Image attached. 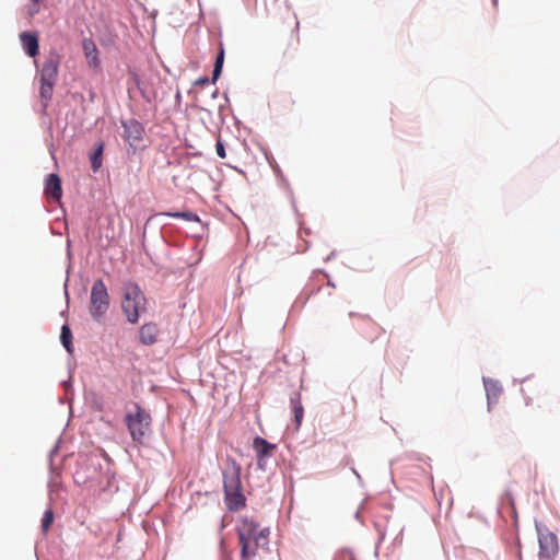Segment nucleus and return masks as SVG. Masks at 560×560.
I'll use <instances>...</instances> for the list:
<instances>
[{
  "instance_id": "obj_18",
  "label": "nucleus",
  "mask_w": 560,
  "mask_h": 560,
  "mask_svg": "<svg viewBox=\"0 0 560 560\" xmlns=\"http://www.w3.org/2000/svg\"><path fill=\"white\" fill-rule=\"evenodd\" d=\"M291 402L293 406L294 419H295L296 425L299 427L303 419L304 409H303L302 402L299 397L291 398Z\"/></svg>"
},
{
  "instance_id": "obj_23",
  "label": "nucleus",
  "mask_w": 560,
  "mask_h": 560,
  "mask_svg": "<svg viewBox=\"0 0 560 560\" xmlns=\"http://www.w3.org/2000/svg\"><path fill=\"white\" fill-rule=\"evenodd\" d=\"M197 83H199V84H206V83H208V79H207V78H205V79H199V80L197 81Z\"/></svg>"
},
{
  "instance_id": "obj_20",
  "label": "nucleus",
  "mask_w": 560,
  "mask_h": 560,
  "mask_svg": "<svg viewBox=\"0 0 560 560\" xmlns=\"http://www.w3.org/2000/svg\"><path fill=\"white\" fill-rule=\"evenodd\" d=\"M32 4L28 8V14L33 16L38 13L42 0H31Z\"/></svg>"
},
{
  "instance_id": "obj_15",
  "label": "nucleus",
  "mask_w": 560,
  "mask_h": 560,
  "mask_svg": "<svg viewBox=\"0 0 560 560\" xmlns=\"http://www.w3.org/2000/svg\"><path fill=\"white\" fill-rule=\"evenodd\" d=\"M161 215L176 218V219H183L185 221L189 222H199V217L191 212V211H180V212H162Z\"/></svg>"
},
{
  "instance_id": "obj_11",
  "label": "nucleus",
  "mask_w": 560,
  "mask_h": 560,
  "mask_svg": "<svg viewBox=\"0 0 560 560\" xmlns=\"http://www.w3.org/2000/svg\"><path fill=\"white\" fill-rule=\"evenodd\" d=\"M45 194L47 198L60 201L62 197L61 180L57 174L48 175L45 183Z\"/></svg>"
},
{
  "instance_id": "obj_25",
  "label": "nucleus",
  "mask_w": 560,
  "mask_h": 560,
  "mask_svg": "<svg viewBox=\"0 0 560 560\" xmlns=\"http://www.w3.org/2000/svg\"><path fill=\"white\" fill-rule=\"evenodd\" d=\"M225 560H232L230 556H226L225 557Z\"/></svg>"
},
{
  "instance_id": "obj_5",
  "label": "nucleus",
  "mask_w": 560,
  "mask_h": 560,
  "mask_svg": "<svg viewBox=\"0 0 560 560\" xmlns=\"http://www.w3.org/2000/svg\"><path fill=\"white\" fill-rule=\"evenodd\" d=\"M145 302L144 294L136 283L124 285L121 307L129 323L136 324L139 320L140 313L145 310Z\"/></svg>"
},
{
  "instance_id": "obj_2",
  "label": "nucleus",
  "mask_w": 560,
  "mask_h": 560,
  "mask_svg": "<svg viewBox=\"0 0 560 560\" xmlns=\"http://www.w3.org/2000/svg\"><path fill=\"white\" fill-rule=\"evenodd\" d=\"M224 501L229 511L236 512L245 506L242 493L241 467L232 462L231 467L223 472Z\"/></svg>"
},
{
  "instance_id": "obj_14",
  "label": "nucleus",
  "mask_w": 560,
  "mask_h": 560,
  "mask_svg": "<svg viewBox=\"0 0 560 560\" xmlns=\"http://www.w3.org/2000/svg\"><path fill=\"white\" fill-rule=\"evenodd\" d=\"M103 151H104V143L100 142V143H97L94 152L90 156L91 166L94 172H97L102 166Z\"/></svg>"
},
{
  "instance_id": "obj_13",
  "label": "nucleus",
  "mask_w": 560,
  "mask_h": 560,
  "mask_svg": "<svg viewBox=\"0 0 560 560\" xmlns=\"http://www.w3.org/2000/svg\"><path fill=\"white\" fill-rule=\"evenodd\" d=\"M82 49L88 59L89 66L96 68L100 63L98 50L95 43L91 38H84L82 42Z\"/></svg>"
},
{
  "instance_id": "obj_7",
  "label": "nucleus",
  "mask_w": 560,
  "mask_h": 560,
  "mask_svg": "<svg viewBox=\"0 0 560 560\" xmlns=\"http://www.w3.org/2000/svg\"><path fill=\"white\" fill-rule=\"evenodd\" d=\"M124 128L122 137L133 151L144 148L143 137L144 128L141 122L136 119H129L121 122Z\"/></svg>"
},
{
  "instance_id": "obj_9",
  "label": "nucleus",
  "mask_w": 560,
  "mask_h": 560,
  "mask_svg": "<svg viewBox=\"0 0 560 560\" xmlns=\"http://www.w3.org/2000/svg\"><path fill=\"white\" fill-rule=\"evenodd\" d=\"M276 447V444L269 443L266 439L261 436H256L254 439L253 448L256 453L257 465L259 466V468H265V459L267 457L272 456Z\"/></svg>"
},
{
  "instance_id": "obj_12",
  "label": "nucleus",
  "mask_w": 560,
  "mask_h": 560,
  "mask_svg": "<svg viewBox=\"0 0 560 560\" xmlns=\"http://www.w3.org/2000/svg\"><path fill=\"white\" fill-rule=\"evenodd\" d=\"M140 341L145 346H151L156 342L159 336V327L156 324H144L140 328Z\"/></svg>"
},
{
  "instance_id": "obj_10",
  "label": "nucleus",
  "mask_w": 560,
  "mask_h": 560,
  "mask_svg": "<svg viewBox=\"0 0 560 560\" xmlns=\"http://www.w3.org/2000/svg\"><path fill=\"white\" fill-rule=\"evenodd\" d=\"M20 40L25 52L30 57H36L39 52L38 36L33 32H22L20 34Z\"/></svg>"
},
{
  "instance_id": "obj_6",
  "label": "nucleus",
  "mask_w": 560,
  "mask_h": 560,
  "mask_svg": "<svg viewBox=\"0 0 560 560\" xmlns=\"http://www.w3.org/2000/svg\"><path fill=\"white\" fill-rule=\"evenodd\" d=\"M109 308V295L103 280H96L91 290L90 314L100 320Z\"/></svg>"
},
{
  "instance_id": "obj_17",
  "label": "nucleus",
  "mask_w": 560,
  "mask_h": 560,
  "mask_svg": "<svg viewBox=\"0 0 560 560\" xmlns=\"http://www.w3.org/2000/svg\"><path fill=\"white\" fill-rule=\"evenodd\" d=\"M60 340L63 345V347L69 351L71 352L72 351V332L70 330V328L67 326V325H63L61 327V334H60Z\"/></svg>"
},
{
  "instance_id": "obj_19",
  "label": "nucleus",
  "mask_w": 560,
  "mask_h": 560,
  "mask_svg": "<svg viewBox=\"0 0 560 560\" xmlns=\"http://www.w3.org/2000/svg\"><path fill=\"white\" fill-rule=\"evenodd\" d=\"M54 522V512L51 509H48L44 516H43V520H42V529H43V533L46 534L49 529V527L51 526Z\"/></svg>"
},
{
  "instance_id": "obj_4",
  "label": "nucleus",
  "mask_w": 560,
  "mask_h": 560,
  "mask_svg": "<svg viewBox=\"0 0 560 560\" xmlns=\"http://www.w3.org/2000/svg\"><path fill=\"white\" fill-rule=\"evenodd\" d=\"M60 55L52 50L46 57L40 70V89L39 94L44 107H47L52 97L55 82L58 75L60 63Z\"/></svg>"
},
{
  "instance_id": "obj_8",
  "label": "nucleus",
  "mask_w": 560,
  "mask_h": 560,
  "mask_svg": "<svg viewBox=\"0 0 560 560\" xmlns=\"http://www.w3.org/2000/svg\"><path fill=\"white\" fill-rule=\"evenodd\" d=\"M539 555L542 558L551 559L559 550L557 536L549 530H539Z\"/></svg>"
},
{
  "instance_id": "obj_16",
  "label": "nucleus",
  "mask_w": 560,
  "mask_h": 560,
  "mask_svg": "<svg viewBox=\"0 0 560 560\" xmlns=\"http://www.w3.org/2000/svg\"><path fill=\"white\" fill-rule=\"evenodd\" d=\"M224 61V48L221 46L215 58L214 69L212 73V81L215 82L222 72Z\"/></svg>"
},
{
  "instance_id": "obj_22",
  "label": "nucleus",
  "mask_w": 560,
  "mask_h": 560,
  "mask_svg": "<svg viewBox=\"0 0 560 560\" xmlns=\"http://www.w3.org/2000/svg\"><path fill=\"white\" fill-rule=\"evenodd\" d=\"M298 30H299V22L296 21L295 22V25H294V28L292 30V38L294 39L295 44L299 43V34H298Z\"/></svg>"
},
{
  "instance_id": "obj_24",
  "label": "nucleus",
  "mask_w": 560,
  "mask_h": 560,
  "mask_svg": "<svg viewBox=\"0 0 560 560\" xmlns=\"http://www.w3.org/2000/svg\"><path fill=\"white\" fill-rule=\"evenodd\" d=\"M349 560H355L352 553H349Z\"/></svg>"
},
{
  "instance_id": "obj_3",
  "label": "nucleus",
  "mask_w": 560,
  "mask_h": 560,
  "mask_svg": "<svg viewBox=\"0 0 560 560\" xmlns=\"http://www.w3.org/2000/svg\"><path fill=\"white\" fill-rule=\"evenodd\" d=\"M151 422L150 413L139 405H135V409L129 410L125 416L127 429L132 441L138 445H143L151 433Z\"/></svg>"
},
{
  "instance_id": "obj_21",
  "label": "nucleus",
  "mask_w": 560,
  "mask_h": 560,
  "mask_svg": "<svg viewBox=\"0 0 560 560\" xmlns=\"http://www.w3.org/2000/svg\"><path fill=\"white\" fill-rule=\"evenodd\" d=\"M215 151L219 158L225 159L226 152L223 142L219 139L215 144Z\"/></svg>"
},
{
  "instance_id": "obj_1",
  "label": "nucleus",
  "mask_w": 560,
  "mask_h": 560,
  "mask_svg": "<svg viewBox=\"0 0 560 560\" xmlns=\"http://www.w3.org/2000/svg\"><path fill=\"white\" fill-rule=\"evenodd\" d=\"M241 559L252 560L258 556L259 549L266 550L269 544L270 530L261 527L258 522L248 516H242L236 525Z\"/></svg>"
}]
</instances>
